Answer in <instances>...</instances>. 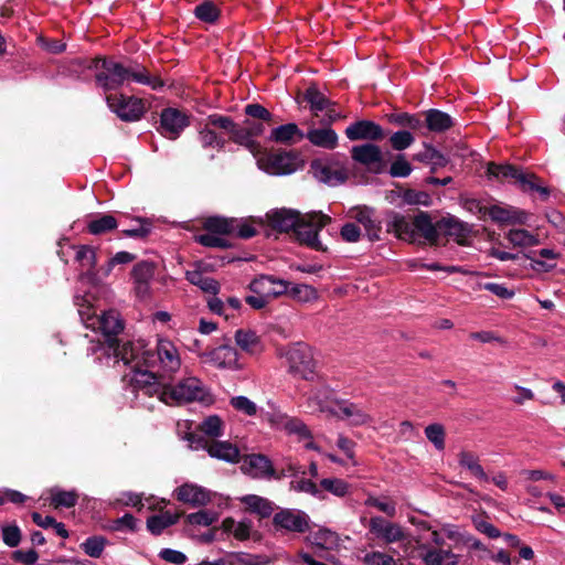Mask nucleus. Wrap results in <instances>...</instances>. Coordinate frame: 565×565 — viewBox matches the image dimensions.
Wrapping results in <instances>:
<instances>
[{"label": "nucleus", "instance_id": "1", "mask_svg": "<svg viewBox=\"0 0 565 565\" xmlns=\"http://www.w3.org/2000/svg\"><path fill=\"white\" fill-rule=\"evenodd\" d=\"M130 394L136 406L153 407L146 402L147 397L157 396L159 402L167 405L183 404L191 402L212 403L210 390L203 382L189 376L180 380L174 385H160L157 377L150 372H135L129 379Z\"/></svg>", "mask_w": 565, "mask_h": 565}, {"label": "nucleus", "instance_id": "2", "mask_svg": "<svg viewBox=\"0 0 565 565\" xmlns=\"http://www.w3.org/2000/svg\"><path fill=\"white\" fill-rule=\"evenodd\" d=\"M118 352L120 361L132 367L131 372L124 376L127 397L131 395L128 391L129 379L135 372H150L156 377L170 376L177 373L182 364L179 348L168 338H158L154 350H142L139 343L126 342Z\"/></svg>", "mask_w": 565, "mask_h": 565}, {"label": "nucleus", "instance_id": "3", "mask_svg": "<svg viewBox=\"0 0 565 565\" xmlns=\"http://www.w3.org/2000/svg\"><path fill=\"white\" fill-rule=\"evenodd\" d=\"M87 68L96 71V83L104 90H115L129 81L147 85L154 90L164 86L161 78L151 76L143 66L138 64L125 66L114 60L94 58Z\"/></svg>", "mask_w": 565, "mask_h": 565}, {"label": "nucleus", "instance_id": "4", "mask_svg": "<svg viewBox=\"0 0 565 565\" xmlns=\"http://www.w3.org/2000/svg\"><path fill=\"white\" fill-rule=\"evenodd\" d=\"M74 302L78 308V315L83 324L93 331H99L107 343L109 350L113 351L117 361H120L119 350L122 349L117 342V335L124 330V321L116 310H107L102 315H97L90 306L89 299L75 295Z\"/></svg>", "mask_w": 565, "mask_h": 565}, {"label": "nucleus", "instance_id": "5", "mask_svg": "<svg viewBox=\"0 0 565 565\" xmlns=\"http://www.w3.org/2000/svg\"><path fill=\"white\" fill-rule=\"evenodd\" d=\"M386 231L393 233L397 238L408 242H414L417 236L429 243H435L439 238L438 221L433 223L429 214L423 211L415 215L413 221L397 212H387Z\"/></svg>", "mask_w": 565, "mask_h": 565}, {"label": "nucleus", "instance_id": "6", "mask_svg": "<svg viewBox=\"0 0 565 565\" xmlns=\"http://www.w3.org/2000/svg\"><path fill=\"white\" fill-rule=\"evenodd\" d=\"M279 356L285 360L288 371L301 379L309 380L315 370L311 348L306 343H294L279 349Z\"/></svg>", "mask_w": 565, "mask_h": 565}, {"label": "nucleus", "instance_id": "7", "mask_svg": "<svg viewBox=\"0 0 565 565\" xmlns=\"http://www.w3.org/2000/svg\"><path fill=\"white\" fill-rule=\"evenodd\" d=\"M330 222L331 217L322 212H310L302 215L295 230L297 239L312 249L324 250L326 248L319 239V232Z\"/></svg>", "mask_w": 565, "mask_h": 565}, {"label": "nucleus", "instance_id": "8", "mask_svg": "<svg viewBox=\"0 0 565 565\" xmlns=\"http://www.w3.org/2000/svg\"><path fill=\"white\" fill-rule=\"evenodd\" d=\"M490 177L497 179H513L523 191H536L543 196L548 195V189L536 183V177L532 173H525L511 164L490 163L487 170Z\"/></svg>", "mask_w": 565, "mask_h": 565}, {"label": "nucleus", "instance_id": "9", "mask_svg": "<svg viewBox=\"0 0 565 565\" xmlns=\"http://www.w3.org/2000/svg\"><path fill=\"white\" fill-rule=\"evenodd\" d=\"M109 109L122 121H137L145 114V104L141 98L115 94L106 96Z\"/></svg>", "mask_w": 565, "mask_h": 565}, {"label": "nucleus", "instance_id": "10", "mask_svg": "<svg viewBox=\"0 0 565 565\" xmlns=\"http://www.w3.org/2000/svg\"><path fill=\"white\" fill-rule=\"evenodd\" d=\"M369 530L385 544L409 543L408 532L403 526L382 516H372L369 522Z\"/></svg>", "mask_w": 565, "mask_h": 565}, {"label": "nucleus", "instance_id": "11", "mask_svg": "<svg viewBox=\"0 0 565 565\" xmlns=\"http://www.w3.org/2000/svg\"><path fill=\"white\" fill-rule=\"evenodd\" d=\"M309 515L297 509H281L274 514L273 525L276 531L305 533L309 530Z\"/></svg>", "mask_w": 565, "mask_h": 565}, {"label": "nucleus", "instance_id": "12", "mask_svg": "<svg viewBox=\"0 0 565 565\" xmlns=\"http://www.w3.org/2000/svg\"><path fill=\"white\" fill-rule=\"evenodd\" d=\"M259 167L273 175L289 174L297 169V157L290 152L270 153L258 161Z\"/></svg>", "mask_w": 565, "mask_h": 565}, {"label": "nucleus", "instance_id": "13", "mask_svg": "<svg viewBox=\"0 0 565 565\" xmlns=\"http://www.w3.org/2000/svg\"><path fill=\"white\" fill-rule=\"evenodd\" d=\"M349 215L364 227L370 241L376 242L381 239L382 221L373 207L365 205L355 206L350 210Z\"/></svg>", "mask_w": 565, "mask_h": 565}, {"label": "nucleus", "instance_id": "14", "mask_svg": "<svg viewBox=\"0 0 565 565\" xmlns=\"http://www.w3.org/2000/svg\"><path fill=\"white\" fill-rule=\"evenodd\" d=\"M203 362L222 370H241L238 353L231 345H220L204 354Z\"/></svg>", "mask_w": 565, "mask_h": 565}, {"label": "nucleus", "instance_id": "15", "mask_svg": "<svg viewBox=\"0 0 565 565\" xmlns=\"http://www.w3.org/2000/svg\"><path fill=\"white\" fill-rule=\"evenodd\" d=\"M344 134L350 141H379L385 136L383 128L379 124L366 119L358 120L349 125Z\"/></svg>", "mask_w": 565, "mask_h": 565}, {"label": "nucleus", "instance_id": "16", "mask_svg": "<svg viewBox=\"0 0 565 565\" xmlns=\"http://www.w3.org/2000/svg\"><path fill=\"white\" fill-rule=\"evenodd\" d=\"M334 417L348 420L352 426H363L372 422L371 415L359 404L348 399L335 401Z\"/></svg>", "mask_w": 565, "mask_h": 565}, {"label": "nucleus", "instance_id": "17", "mask_svg": "<svg viewBox=\"0 0 565 565\" xmlns=\"http://www.w3.org/2000/svg\"><path fill=\"white\" fill-rule=\"evenodd\" d=\"M289 281L276 278L270 275H262L249 284V290L254 294H263L268 299L277 298L287 294Z\"/></svg>", "mask_w": 565, "mask_h": 565}, {"label": "nucleus", "instance_id": "18", "mask_svg": "<svg viewBox=\"0 0 565 565\" xmlns=\"http://www.w3.org/2000/svg\"><path fill=\"white\" fill-rule=\"evenodd\" d=\"M188 126V117L178 109L167 108L162 110L160 116V131L164 137L174 140Z\"/></svg>", "mask_w": 565, "mask_h": 565}, {"label": "nucleus", "instance_id": "19", "mask_svg": "<svg viewBox=\"0 0 565 565\" xmlns=\"http://www.w3.org/2000/svg\"><path fill=\"white\" fill-rule=\"evenodd\" d=\"M352 159L375 172H380L383 166V154L381 148L375 143H363L353 146L351 149Z\"/></svg>", "mask_w": 565, "mask_h": 565}, {"label": "nucleus", "instance_id": "20", "mask_svg": "<svg viewBox=\"0 0 565 565\" xmlns=\"http://www.w3.org/2000/svg\"><path fill=\"white\" fill-rule=\"evenodd\" d=\"M333 393L327 388L312 390L307 396V408L310 413H324L333 416L335 414V401L332 398Z\"/></svg>", "mask_w": 565, "mask_h": 565}, {"label": "nucleus", "instance_id": "21", "mask_svg": "<svg viewBox=\"0 0 565 565\" xmlns=\"http://www.w3.org/2000/svg\"><path fill=\"white\" fill-rule=\"evenodd\" d=\"M175 497L179 501L193 508L204 507L211 502V492L194 483H184L177 488Z\"/></svg>", "mask_w": 565, "mask_h": 565}, {"label": "nucleus", "instance_id": "22", "mask_svg": "<svg viewBox=\"0 0 565 565\" xmlns=\"http://www.w3.org/2000/svg\"><path fill=\"white\" fill-rule=\"evenodd\" d=\"M154 269V264L148 260H142L134 266L131 277L138 297L145 298L149 295Z\"/></svg>", "mask_w": 565, "mask_h": 565}, {"label": "nucleus", "instance_id": "23", "mask_svg": "<svg viewBox=\"0 0 565 565\" xmlns=\"http://www.w3.org/2000/svg\"><path fill=\"white\" fill-rule=\"evenodd\" d=\"M241 468L245 473L254 478H271L275 472L271 461L260 454L246 456Z\"/></svg>", "mask_w": 565, "mask_h": 565}, {"label": "nucleus", "instance_id": "24", "mask_svg": "<svg viewBox=\"0 0 565 565\" xmlns=\"http://www.w3.org/2000/svg\"><path fill=\"white\" fill-rule=\"evenodd\" d=\"M488 215L500 225L525 224L527 221V214L524 211L497 204L488 209Z\"/></svg>", "mask_w": 565, "mask_h": 565}, {"label": "nucleus", "instance_id": "25", "mask_svg": "<svg viewBox=\"0 0 565 565\" xmlns=\"http://www.w3.org/2000/svg\"><path fill=\"white\" fill-rule=\"evenodd\" d=\"M438 228L439 236L452 237L459 244L463 243L471 231L467 223L451 215L438 220Z\"/></svg>", "mask_w": 565, "mask_h": 565}, {"label": "nucleus", "instance_id": "26", "mask_svg": "<svg viewBox=\"0 0 565 565\" xmlns=\"http://www.w3.org/2000/svg\"><path fill=\"white\" fill-rule=\"evenodd\" d=\"M311 171L318 181L332 186L343 183L348 178L344 169L332 168L321 161H313Z\"/></svg>", "mask_w": 565, "mask_h": 565}, {"label": "nucleus", "instance_id": "27", "mask_svg": "<svg viewBox=\"0 0 565 565\" xmlns=\"http://www.w3.org/2000/svg\"><path fill=\"white\" fill-rule=\"evenodd\" d=\"M268 221L274 228L280 232L296 230L302 215L295 210L280 209L267 213Z\"/></svg>", "mask_w": 565, "mask_h": 565}, {"label": "nucleus", "instance_id": "28", "mask_svg": "<svg viewBox=\"0 0 565 565\" xmlns=\"http://www.w3.org/2000/svg\"><path fill=\"white\" fill-rule=\"evenodd\" d=\"M424 126L430 132L441 134L454 126L452 117L449 114L441 111L439 109H428L424 113Z\"/></svg>", "mask_w": 565, "mask_h": 565}, {"label": "nucleus", "instance_id": "29", "mask_svg": "<svg viewBox=\"0 0 565 565\" xmlns=\"http://www.w3.org/2000/svg\"><path fill=\"white\" fill-rule=\"evenodd\" d=\"M305 137L316 147L332 150L338 146V134L330 127L311 128Z\"/></svg>", "mask_w": 565, "mask_h": 565}, {"label": "nucleus", "instance_id": "30", "mask_svg": "<svg viewBox=\"0 0 565 565\" xmlns=\"http://www.w3.org/2000/svg\"><path fill=\"white\" fill-rule=\"evenodd\" d=\"M76 249L75 262L82 270L81 278L90 279L94 276L93 269L96 266V250L88 245L74 246Z\"/></svg>", "mask_w": 565, "mask_h": 565}, {"label": "nucleus", "instance_id": "31", "mask_svg": "<svg viewBox=\"0 0 565 565\" xmlns=\"http://www.w3.org/2000/svg\"><path fill=\"white\" fill-rule=\"evenodd\" d=\"M238 500L250 513L257 514L263 519L269 518L275 510L274 502L257 494H246L238 498Z\"/></svg>", "mask_w": 565, "mask_h": 565}, {"label": "nucleus", "instance_id": "32", "mask_svg": "<svg viewBox=\"0 0 565 565\" xmlns=\"http://www.w3.org/2000/svg\"><path fill=\"white\" fill-rule=\"evenodd\" d=\"M118 226L117 220L110 214H97L89 216L87 220L86 228L92 235H102L116 230Z\"/></svg>", "mask_w": 565, "mask_h": 565}, {"label": "nucleus", "instance_id": "33", "mask_svg": "<svg viewBox=\"0 0 565 565\" xmlns=\"http://www.w3.org/2000/svg\"><path fill=\"white\" fill-rule=\"evenodd\" d=\"M186 280L199 287L202 291L216 296L220 292L221 286L217 280L210 276H205L201 270H188L185 273Z\"/></svg>", "mask_w": 565, "mask_h": 565}, {"label": "nucleus", "instance_id": "34", "mask_svg": "<svg viewBox=\"0 0 565 565\" xmlns=\"http://www.w3.org/2000/svg\"><path fill=\"white\" fill-rule=\"evenodd\" d=\"M235 342L243 351L249 354H257L263 351L260 338L253 330H236Z\"/></svg>", "mask_w": 565, "mask_h": 565}, {"label": "nucleus", "instance_id": "35", "mask_svg": "<svg viewBox=\"0 0 565 565\" xmlns=\"http://www.w3.org/2000/svg\"><path fill=\"white\" fill-rule=\"evenodd\" d=\"M207 452L211 457L226 462L233 463L239 461L238 448L227 441L211 443L207 448Z\"/></svg>", "mask_w": 565, "mask_h": 565}, {"label": "nucleus", "instance_id": "36", "mask_svg": "<svg viewBox=\"0 0 565 565\" xmlns=\"http://www.w3.org/2000/svg\"><path fill=\"white\" fill-rule=\"evenodd\" d=\"M180 515L170 511L154 514L148 518L147 529L153 535H160L166 529L175 524L179 521Z\"/></svg>", "mask_w": 565, "mask_h": 565}, {"label": "nucleus", "instance_id": "37", "mask_svg": "<svg viewBox=\"0 0 565 565\" xmlns=\"http://www.w3.org/2000/svg\"><path fill=\"white\" fill-rule=\"evenodd\" d=\"M458 461L460 467L470 471V473L477 479L488 482L489 476L486 473L482 466L479 463V458L470 451H461L458 455Z\"/></svg>", "mask_w": 565, "mask_h": 565}, {"label": "nucleus", "instance_id": "38", "mask_svg": "<svg viewBox=\"0 0 565 565\" xmlns=\"http://www.w3.org/2000/svg\"><path fill=\"white\" fill-rule=\"evenodd\" d=\"M303 132L298 128L296 124H286L274 128L270 132L269 139L271 141L288 143L295 139H302Z\"/></svg>", "mask_w": 565, "mask_h": 565}, {"label": "nucleus", "instance_id": "39", "mask_svg": "<svg viewBox=\"0 0 565 565\" xmlns=\"http://www.w3.org/2000/svg\"><path fill=\"white\" fill-rule=\"evenodd\" d=\"M235 225V218H226L221 216L209 217L204 222V228L207 232H212L221 236L233 234Z\"/></svg>", "mask_w": 565, "mask_h": 565}, {"label": "nucleus", "instance_id": "40", "mask_svg": "<svg viewBox=\"0 0 565 565\" xmlns=\"http://www.w3.org/2000/svg\"><path fill=\"white\" fill-rule=\"evenodd\" d=\"M423 561L426 565H456L457 556L450 551L427 548Z\"/></svg>", "mask_w": 565, "mask_h": 565}, {"label": "nucleus", "instance_id": "41", "mask_svg": "<svg viewBox=\"0 0 565 565\" xmlns=\"http://www.w3.org/2000/svg\"><path fill=\"white\" fill-rule=\"evenodd\" d=\"M50 501L54 508H73L76 505L78 495L76 491H65L60 488H52L50 490Z\"/></svg>", "mask_w": 565, "mask_h": 565}, {"label": "nucleus", "instance_id": "42", "mask_svg": "<svg viewBox=\"0 0 565 565\" xmlns=\"http://www.w3.org/2000/svg\"><path fill=\"white\" fill-rule=\"evenodd\" d=\"M507 239L513 245L519 247H529L539 245L536 235L523 228H512L507 234Z\"/></svg>", "mask_w": 565, "mask_h": 565}, {"label": "nucleus", "instance_id": "43", "mask_svg": "<svg viewBox=\"0 0 565 565\" xmlns=\"http://www.w3.org/2000/svg\"><path fill=\"white\" fill-rule=\"evenodd\" d=\"M388 121L415 131L424 127V122L417 114L394 113L388 116Z\"/></svg>", "mask_w": 565, "mask_h": 565}, {"label": "nucleus", "instance_id": "44", "mask_svg": "<svg viewBox=\"0 0 565 565\" xmlns=\"http://www.w3.org/2000/svg\"><path fill=\"white\" fill-rule=\"evenodd\" d=\"M303 98L309 104L310 110L315 113V115L327 109L330 105V100L315 86L306 89Z\"/></svg>", "mask_w": 565, "mask_h": 565}, {"label": "nucleus", "instance_id": "45", "mask_svg": "<svg viewBox=\"0 0 565 565\" xmlns=\"http://www.w3.org/2000/svg\"><path fill=\"white\" fill-rule=\"evenodd\" d=\"M194 15L202 22L214 23L220 17V10L210 0H205L194 9Z\"/></svg>", "mask_w": 565, "mask_h": 565}, {"label": "nucleus", "instance_id": "46", "mask_svg": "<svg viewBox=\"0 0 565 565\" xmlns=\"http://www.w3.org/2000/svg\"><path fill=\"white\" fill-rule=\"evenodd\" d=\"M106 537L102 535H94L87 537L82 544L81 548L84 551V553L90 557L98 558L107 544Z\"/></svg>", "mask_w": 565, "mask_h": 565}, {"label": "nucleus", "instance_id": "47", "mask_svg": "<svg viewBox=\"0 0 565 565\" xmlns=\"http://www.w3.org/2000/svg\"><path fill=\"white\" fill-rule=\"evenodd\" d=\"M199 140L203 148H216L222 150L225 147V139L217 136L207 124L199 131Z\"/></svg>", "mask_w": 565, "mask_h": 565}, {"label": "nucleus", "instance_id": "48", "mask_svg": "<svg viewBox=\"0 0 565 565\" xmlns=\"http://www.w3.org/2000/svg\"><path fill=\"white\" fill-rule=\"evenodd\" d=\"M287 294L301 302H309L317 298V291L313 287L306 284H295L288 286Z\"/></svg>", "mask_w": 565, "mask_h": 565}, {"label": "nucleus", "instance_id": "49", "mask_svg": "<svg viewBox=\"0 0 565 565\" xmlns=\"http://www.w3.org/2000/svg\"><path fill=\"white\" fill-rule=\"evenodd\" d=\"M320 487L322 491H328L339 498L345 497L350 490L349 483L339 478H324L320 481Z\"/></svg>", "mask_w": 565, "mask_h": 565}, {"label": "nucleus", "instance_id": "50", "mask_svg": "<svg viewBox=\"0 0 565 565\" xmlns=\"http://www.w3.org/2000/svg\"><path fill=\"white\" fill-rule=\"evenodd\" d=\"M425 436L437 450L443 451L445 449L446 433L441 424L434 423L426 426Z\"/></svg>", "mask_w": 565, "mask_h": 565}, {"label": "nucleus", "instance_id": "51", "mask_svg": "<svg viewBox=\"0 0 565 565\" xmlns=\"http://www.w3.org/2000/svg\"><path fill=\"white\" fill-rule=\"evenodd\" d=\"M230 136L235 143L247 148L252 152H254L257 149V142L255 141V139L250 138L248 130L246 129L245 126L242 127L235 124L234 129L231 131Z\"/></svg>", "mask_w": 565, "mask_h": 565}, {"label": "nucleus", "instance_id": "52", "mask_svg": "<svg viewBox=\"0 0 565 565\" xmlns=\"http://www.w3.org/2000/svg\"><path fill=\"white\" fill-rule=\"evenodd\" d=\"M218 519V513L212 510H200L186 515V522L191 525L210 526Z\"/></svg>", "mask_w": 565, "mask_h": 565}, {"label": "nucleus", "instance_id": "53", "mask_svg": "<svg viewBox=\"0 0 565 565\" xmlns=\"http://www.w3.org/2000/svg\"><path fill=\"white\" fill-rule=\"evenodd\" d=\"M200 429L206 436L221 437L223 435V422L217 415H211L200 424Z\"/></svg>", "mask_w": 565, "mask_h": 565}, {"label": "nucleus", "instance_id": "54", "mask_svg": "<svg viewBox=\"0 0 565 565\" xmlns=\"http://www.w3.org/2000/svg\"><path fill=\"white\" fill-rule=\"evenodd\" d=\"M230 405L238 413L246 416H255L257 414V405L246 396H234L230 399Z\"/></svg>", "mask_w": 565, "mask_h": 565}, {"label": "nucleus", "instance_id": "55", "mask_svg": "<svg viewBox=\"0 0 565 565\" xmlns=\"http://www.w3.org/2000/svg\"><path fill=\"white\" fill-rule=\"evenodd\" d=\"M415 141L414 135L408 130L395 131L390 137V145L396 151H403L409 148Z\"/></svg>", "mask_w": 565, "mask_h": 565}, {"label": "nucleus", "instance_id": "56", "mask_svg": "<svg viewBox=\"0 0 565 565\" xmlns=\"http://www.w3.org/2000/svg\"><path fill=\"white\" fill-rule=\"evenodd\" d=\"M290 489L296 492L309 493L315 498L323 499V492L319 487L309 479L292 480L290 482Z\"/></svg>", "mask_w": 565, "mask_h": 565}, {"label": "nucleus", "instance_id": "57", "mask_svg": "<svg viewBox=\"0 0 565 565\" xmlns=\"http://www.w3.org/2000/svg\"><path fill=\"white\" fill-rule=\"evenodd\" d=\"M196 241L205 247H215V248H222L226 249L231 247L230 242L224 236H221L218 234L207 232L204 234H201L196 237Z\"/></svg>", "mask_w": 565, "mask_h": 565}, {"label": "nucleus", "instance_id": "58", "mask_svg": "<svg viewBox=\"0 0 565 565\" xmlns=\"http://www.w3.org/2000/svg\"><path fill=\"white\" fill-rule=\"evenodd\" d=\"M364 504L367 507L376 508L377 510H380L381 512L385 513L387 516H391V518L395 516V514H396L395 502L387 500V499H382V498H376V497L370 495L365 500Z\"/></svg>", "mask_w": 565, "mask_h": 565}, {"label": "nucleus", "instance_id": "59", "mask_svg": "<svg viewBox=\"0 0 565 565\" xmlns=\"http://www.w3.org/2000/svg\"><path fill=\"white\" fill-rule=\"evenodd\" d=\"M362 561L364 565H397L393 556L379 551L366 553Z\"/></svg>", "mask_w": 565, "mask_h": 565}, {"label": "nucleus", "instance_id": "60", "mask_svg": "<svg viewBox=\"0 0 565 565\" xmlns=\"http://www.w3.org/2000/svg\"><path fill=\"white\" fill-rule=\"evenodd\" d=\"M412 167L409 162L404 158L403 154H398L392 162L390 168V174L393 178H406L411 174Z\"/></svg>", "mask_w": 565, "mask_h": 565}, {"label": "nucleus", "instance_id": "61", "mask_svg": "<svg viewBox=\"0 0 565 565\" xmlns=\"http://www.w3.org/2000/svg\"><path fill=\"white\" fill-rule=\"evenodd\" d=\"M480 289L488 290L501 299H512L515 295L513 289L508 288L504 284L484 282L479 285Z\"/></svg>", "mask_w": 565, "mask_h": 565}, {"label": "nucleus", "instance_id": "62", "mask_svg": "<svg viewBox=\"0 0 565 565\" xmlns=\"http://www.w3.org/2000/svg\"><path fill=\"white\" fill-rule=\"evenodd\" d=\"M2 539L6 545L15 547L21 541V531L17 524H10L2 527Z\"/></svg>", "mask_w": 565, "mask_h": 565}, {"label": "nucleus", "instance_id": "63", "mask_svg": "<svg viewBox=\"0 0 565 565\" xmlns=\"http://www.w3.org/2000/svg\"><path fill=\"white\" fill-rule=\"evenodd\" d=\"M235 124L236 122H234L233 119L228 116L213 114L207 117L209 126L220 128L226 131L227 134H231V131L234 129Z\"/></svg>", "mask_w": 565, "mask_h": 565}, {"label": "nucleus", "instance_id": "64", "mask_svg": "<svg viewBox=\"0 0 565 565\" xmlns=\"http://www.w3.org/2000/svg\"><path fill=\"white\" fill-rule=\"evenodd\" d=\"M338 542L337 533L322 529L315 534V543L323 548H330Z\"/></svg>", "mask_w": 565, "mask_h": 565}]
</instances>
